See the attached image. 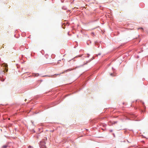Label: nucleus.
Instances as JSON below:
<instances>
[{
	"instance_id": "obj_1",
	"label": "nucleus",
	"mask_w": 148,
	"mask_h": 148,
	"mask_svg": "<svg viewBox=\"0 0 148 148\" xmlns=\"http://www.w3.org/2000/svg\"><path fill=\"white\" fill-rule=\"evenodd\" d=\"M45 143L44 141L40 142V146L43 148H46V147L45 145Z\"/></svg>"
},
{
	"instance_id": "obj_2",
	"label": "nucleus",
	"mask_w": 148,
	"mask_h": 148,
	"mask_svg": "<svg viewBox=\"0 0 148 148\" xmlns=\"http://www.w3.org/2000/svg\"><path fill=\"white\" fill-rule=\"evenodd\" d=\"M7 147L8 145H5L3 146L2 147V148H7Z\"/></svg>"
},
{
	"instance_id": "obj_3",
	"label": "nucleus",
	"mask_w": 148,
	"mask_h": 148,
	"mask_svg": "<svg viewBox=\"0 0 148 148\" xmlns=\"http://www.w3.org/2000/svg\"><path fill=\"white\" fill-rule=\"evenodd\" d=\"M71 69H68V70H66V72H67V71H71ZM65 72H66V71H65Z\"/></svg>"
},
{
	"instance_id": "obj_4",
	"label": "nucleus",
	"mask_w": 148,
	"mask_h": 148,
	"mask_svg": "<svg viewBox=\"0 0 148 148\" xmlns=\"http://www.w3.org/2000/svg\"><path fill=\"white\" fill-rule=\"evenodd\" d=\"M112 75V73H111V74H110V75Z\"/></svg>"
},
{
	"instance_id": "obj_5",
	"label": "nucleus",
	"mask_w": 148,
	"mask_h": 148,
	"mask_svg": "<svg viewBox=\"0 0 148 148\" xmlns=\"http://www.w3.org/2000/svg\"><path fill=\"white\" fill-rule=\"evenodd\" d=\"M141 29H143V28H140Z\"/></svg>"
},
{
	"instance_id": "obj_6",
	"label": "nucleus",
	"mask_w": 148,
	"mask_h": 148,
	"mask_svg": "<svg viewBox=\"0 0 148 148\" xmlns=\"http://www.w3.org/2000/svg\"><path fill=\"white\" fill-rule=\"evenodd\" d=\"M142 136H144L143 135H142Z\"/></svg>"
}]
</instances>
